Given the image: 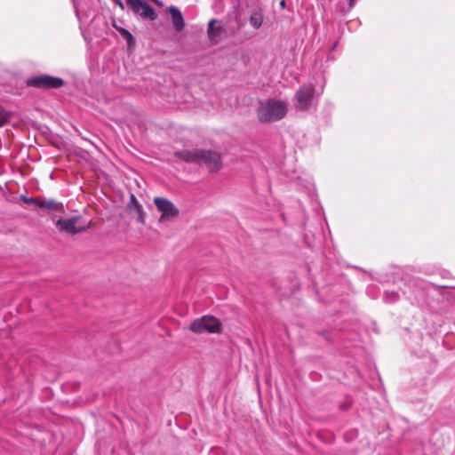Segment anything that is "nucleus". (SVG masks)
<instances>
[{
    "label": "nucleus",
    "mask_w": 455,
    "mask_h": 455,
    "mask_svg": "<svg viewBox=\"0 0 455 455\" xmlns=\"http://www.w3.org/2000/svg\"><path fill=\"white\" fill-rule=\"evenodd\" d=\"M175 156L186 163L205 164L212 171H218L222 165L221 156L216 151L203 149H185L175 153Z\"/></svg>",
    "instance_id": "1"
},
{
    "label": "nucleus",
    "mask_w": 455,
    "mask_h": 455,
    "mask_svg": "<svg viewBox=\"0 0 455 455\" xmlns=\"http://www.w3.org/2000/svg\"><path fill=\"white\" fill-rule=\"evenodd\" d=\"M288 112L287 103L281 100L270 99L260 101L256 113L259 122L272 123L283 119Z\"/></svg>",
    "instance_id": "2"
},
{
    "label": "nucleus",
    "mask_w": 455,
    "mask_h": 455,
    "mask_svg": "<svg viewBox=\"0 0 455 455\" xmlns=\"http://www.w3.org/2000/svg\"><path fill=\"white\" fill-rule=\"evenodd\" d=\"M56 227L60 232L74 235L86 231L90 228V224L86 223L82 217L75 216L70 219L58 220Z\"/></svg>",
    "instance_id": "3"
},
{
    "label": "nucleus",
    "mask_w": 455,
    "mask_h": 455,
    "mask_svg": "<svg viewBox=\"0 0 455 455\" xmlns=\"http://www.w3.org/2000/svg\"><path fill=\"white\" fill-rule=\"evenodd\" d=\"M190 330L196 333H203L205 331L210 333H218L221 330V323L219 319L214 316L204 315L192 322Z\"/></svg>",
    "instance_id": "4"
},
{
    "label": "nucleus",
    "mask_w": 455,
    "mask_h": 455,
    "mask_svg": "<svg viewBox=\"0 0 455 455\" xmlns=\"http://www.w3.org/2000/svg\"><path fill=\"white\" fill-rule=\"evenodd\" d=\"M154 204L156 210L161 213L160 222L172 220L180 213L179 209L167 198L156 196L154 198Z\"/></svg>",
    "instance_id": "5"
},
{
    "label": "nucleus",
    "mask_w": 455,
    "mask_h": 455,
    "mask_svg": "<svg viewBox=\"0 0 455 455\" xmlns=\"http://www.w3.org/2000/svg\"><path fill=\"white\" fill-rule=\"evenodd\" d=\"M315 87L311 84H303L295 93V106L300 110H307L311 105Z\"/></svg>",
    "instance_id": "6"
},
{
    "label": "nucleus",
    "mask_w": 455,
    "mask_h": 455,
    "mask_svg": "<svg viewBox=\"0 0 455 455\" xmlns=\"http://www.w3.org/2000/svg\"><path fill=\"white\" fill-rule=\"evenodd\" d=\"M128 7L133 13L140 15L144 20H154L157 15L153 7L144 0H125Z\"/></svg>",
    "instance_id": "7"
},
{
    "label": "nucleus",
    "mask_w": 455,
    "mask_h": 455,
    "mask_svg": "<svg viewBox=\"0 0 455 455\" xmlns=\"http://www.w3.org/2000/svg\"><path fill=\"white\" fill-rule=\"evenodd\" d=\"M27 84L36 88H60L64 84V81L60 77L41 75L28 79Z\"/></svg>",
    "instance_id": "8"
},
{
    "label": "nucleus",
    "mask_w": 455,
    "mask_h": 455,
    "mask_svg": "<svg viewBox=\"0 0 455 455\" xmlns=\"http://www.w3.org/2000/svg\"><path fill=\"white\" fill-rule=\"evenodd\" d=\"M169 12L172 15V24L176 31L180 32L184 28L185 22L180 11L174 6L169 8Z\"/></svg>",
    "instance_id": "9"
},
{
    "label": "nucleus",
    "mask_w": 455,
    "mask_h": 455,
    "mask_svg": "<svg viewBox=\"0 0 455 455\" xmlns=\"http://www.w3.org/2000/svg\"><path fill=\"white\" fill-rule=\"evenodd\" d=\"M217 22V20L213 19L211 20L208 23V37L209 39L213 42L217 43L219 36L223 33L224 28L221 26L215 27L214 24Z\"/></svg>",
    "instance_id": "10"
},
{
    "label": "nucleus",
    "mask_w": 455,
    "mask_h": 455,
    "mask_svg": "<svg viewBox=\"0 0 455 455\" xmlns=\"http://www.w3.org/2000/svg\"><path fill=\"white\" fill-rule=\"evenodd\" d=\"M128 207L130 210L133 209L135 211L138 221L143 224L145 222V212L142 205L138 202L133 195L131 196Z\"/></svg>",
    "instance_id": "11"
},
{
    "label": "nucleus",
    "mask_w": 455,
    "mask_h": 455,
    "mask_svg": "<svg viewBox=\"0 0 455 455\" xmlns=\"http://www.w3.org/2000/svg\"><path fill=\"white\" fill-rule=\"evenodd\" d=\"M37 207L47 209L50 211H61L63 209V204L60 202H57L53 199H42L39 198V202L37 204Z\"/></svg>",
    "instance_id": "12"
},
{
    "label": "nucleus",
    "mask_w": 455,
    "mask_h": 455,
    "mask_svg": "<svg viewBox=\"0 0 455 455\" xmlns=\"http://www.w3.org/2000/svg\"><path fill=\"white\" fill-rule=\"evenodd\" d=\"M263 20L264 15L261 10L253 11L249 19L251 26L255 29H259L262 26Z\"/></svg>",
    "instance_id": "13"
},
{
    "label": "nucleus",
    "mask_w": 455,
    "mask_h": 455,
    "mask_svg": "<svg viewBox=\"0 0 455 455\" xmlns=\"http://www.w3.org/2000/svg\"><path fill=\"white\" fill-rule=\"evenodd\" d=\"M117 30L123 36V37L124 39H126L129 46L134 44V42H135L134 37L127 29L119 28H117Z\"/></svg>",
    "instance_id": "14"
},
{
    "label": "nucleus",
    "mask_w": 455,
    "mask_h": 455,
    "mask_svg": "<svg viewBox=\"0 0 455 455\" xmlns=\"http://www.w3.org/2000/svg\"><path fill=\"white\" fill-rule=\"evenodd\" d=\"M8 115L3 108H0V127L4 126L8 121Z\"/></svg>",
    "instance_id": "15"
},
{
    "label": "nucleus",
    "mask_w": 455,
    "mask_h": 455,
    "mask_svg": "<svg viewBox=\"0 0 455 455\" xmlns=\"http://www.w3.org/2000/svg\"><path fill=\"white\" fill-rule=\"evenodd\" d=\"M21 199L26 203V204H35L36 206H37V204L39 202V198H34V197H26V196H21Z\"/></svg>",
    "instance_id": "16"
},
{
    "label": "nucleus",
    "mask_w": 455,
    "mask_h": 455,
    "mask_svg": "<svg viewBox=\"0 0 455 455\" xmlns=\"http://www.w3.org/2000/svg\"><path fill=\"white\" fill-rule=\"evenodd\" d=\"M116 4L122 9H124V4L121 0H115Z\"/></svg>",
    "instance_id": "17"
},
{
    "label": "nucleus",
    "mask_w": 455,
    "mask_h": 455,
    "mask_svg": "<svg viewBox=\"0 0 455 455\" xmlns=\"http://www.w3.org/2000/svg\"><path fill=\"white\" fill-rule=\"evenodd\" d=\"M355 2H356V0H350V1H349V5H350V7H353V6H354V4H355Z\"/></svg>",
    "instance_id": "18"
},
{
    "label": "nucleus",
    "mask_w": 455,
    "mask_h": 455,
    "mask_svg": "<svg viewBox=\"0 0 455 455\" xmlns=\"http://www.w3.org/2000/svg\"><path fill=\"white\" fill-rule=\"evenodd\" d=\"M281 4V6H282V7H284V6H285V2H284V0H283V1L281 2V4Z\"/></svg>",
    "instance_id": "19"
}]
</instances>
